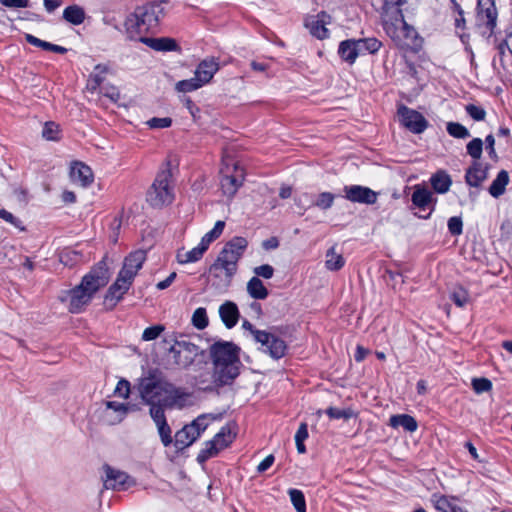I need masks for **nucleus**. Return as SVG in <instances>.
Segmentation results:
<instances>
[{"mask_svg":"<svg viewBox=\"0 0 512 512\" xmlns=\"http://www.w3.org/2000/svg\"><path fill=\"white\" fill-rule=\"evenodd\" d=\"M128 406L125 403L117 401H107L105 403L104 417L111 424L120 423L127 415Z\"/></svg>","mask_w":512,"mask_h":512,"instance_id":"nucleus-21","label":"nucleus"},{"mask_svg":"<svg viewBox=\"0 0 512 512\" xmlns=\"http://www.w3.org/2000/svg\"><path fill=\"white\" fill-rule=\"evenodd\" d=\"M171 384L161 373L154 371L140 379L138 391L145 403L163 404Z\"/></svg>","mask_w":512,"mask_h":512,"instance_id":"nucleus-7","label":"nucleus"},{"mask_svg":"<svg viewBox=\"0 0 512 512\" xmlns=\"http://www.w3.org/2000/svg\"><path fill=\"white\" fill-rule=\"evenodd\" d=\"M175 278H176V273L172 272L165 280L160 281L157 284V288L159 290H163V289L168 288L172 284V282L174 281Z\"/></svg>","mask_w":512,"mask_h":512,"instance_id":"nucleus-63","label":"nucleus"},{"mask_svg":"<svg viewBox=\"0 0 512 512\" xmlns=\"http://www.w3.org/2000/svg\"><path fill=\"white\" fill-rule=\"evenodd\" d=\"M218 69V63L214 59H205L197 66L194 77L203 86L210 82Z\"/></svg>","mask_w":512,"mask_h":512,"instance_id":"nucleus-23","label":"nucleus"},{"mask_svg":"<svg viewBox=\"0 0 512 512\" xmlns=\"http://www.w3.org/2000/svg\"><path fill=\"white\" fill-rule=\"evenodd\" d=\"M382 23L386 33L391 39L407 24L401 9L398 7L384 9L382 12Z\"/></svg>","mask_w":512,"mask_h":512,"instance_id":"nucleus-15","label":"nucleus"},{"mask_svg":"<svg viewBox=\"0 0 512 512\" xmlns=\"http://www.w3.org/2000/svg\"><path fill=\"white\" fill-rule=\"evenodd\" d=\"M334 199H335V196L332 193L323 192L317 196L315 201L312 202V205H314L320 209L326 210V209H329L333 205Z\"/></svg>","mask_w":512,"mask_h":512,"instance_id":"nucleus-42","label":"nucleus"},{"mask_svg":"<svg viewBox=\"0 0 512 512\" xmlns=\"http://www.w3.org/2000/svg\"><path fill=\"white\" fill-rule=\"evenodd\" d=\"M243 328L250 332L254 341L260 344L259 349L273 359H280L285 356L287 345L284 340L273 333L255 329L251 322H243Z\"/></svg>","mask_w":512,"mask_h":512,"instance_id":"nucleus-10","label":"nucleus"},{"mask_svg":"<svg viewBox=\"0 0 512 512\" xmlns=\"http://www.w3.org/2000/svg\"><path fill=\"white\" fill-rule=\"evenodd\" d=\"M458 501L459 498L453 495L434 493L431 496V502L437 512H452Z\"/></svg>","mask_w":512,"mask_h":512,"instance_id":"nucleus-25","label":"nucleus"},{"mask_svg":"<svg viewBox=\"0 0 512 512\" xmlns=\"http://www.w3.org/2000/svg\"><path fill=\"white\" fill-rule=\"evenodd\" d=\"M392 40L397 46L404 50L416 52L421 48L422 41L419 38L415 29L406 24L401 30H399Z\"/></svg>","mask_w":512,"mask_h":512,"instance_id":"nucleus-13","label":"nucleus"},{"mask_svg":"<svg viewBox=\"0 0 512 512\" xmlns=\"http://www.w3.org/2000/svg\"><path fill=\"white\" fill-rule=\"evenodd\" d=\"M225 228V222L224 221H217L209 232H207L201 239V243L204 244L207 248L209 247L210 243H212L214 240L220 237L223 230Z\"/></svg>","mask_w":512,"mask_h":512,"instance_id":"nucleus-38","label":"nucleus"},{"mask_svg":"<svg viewBox=\"0 0 512 512\" xmlns=\"http://www.w3.org/2000/svg\"><path fill=\"white\" fill-rule=\"evenodd\" d=\"M466 111L476 121L484 120L486 115V112L483 108L472 104L466 106Z\"/></svg>","mask_w":512,"mask_h":512,"instance_id":"nucleus-55","label":"nucleus"},{"mask_svg":"<svg viewBox=\"0 0 512 512\" xmlns=\"http://www.w3.org/2000/svg\"><path fill=\"white\" fill-rule=\"evenodd\" d=\"M146 259V254L142 250H137L125 258L122 269L120 270L115 283L109 288L104 298L106 309H112L122 296L128 291L134 277L142 267Z\"/></svg>","mask_w":512,"mask_h":512,"instance_id":"nucleus-4","label":"nucleus"},{"mask_svg":"<svg viewBox=\"0 0 512 512\" xmlns=\"http://www.w3.org/2000/svg\"><path fill=\"white\" fill-rule=\"evenodd\" d=\"M326 415L331 419H350L355 416L352 409H340L336 407H329L326 410Z\"/></svg>","mask_w":512,"mask_h":512,"instance_id":"nucleus-46","label":"nucleus"},{"mask_svg":"<svg viewBox=\"0 0 512 512\" xmlns=\"http://www.w3.org/2000/svg\"><path fill=\"white\" fill-rule=\"evenodd\" d=\"M325 258V266L328 270L336 271L341 269L344 265L343 256L337 253L334 247L327 251Z\"/></svg>","mask_w":512,"mask_h":512,"instance_id":"nucleus-36","label":"nucleus"},{"mask_svg":"<svg viewBox=\"0 0 512 512\" xmlns=\"http://www.w3.org/2000/svg\"><path fill=\"white\" fill-rule=\"evenodd\" d=\"M295 202L300 209L305 210L310 201L307 194H302L295 199Z\"/></svg>","mask_w":512,"mask_h":512,"instance_id":"nucleus-64","label":"nucleus"},{"mask_svg":"<svg viewBox=\"0 0 512 512\" xmlns=\"http://www.w3.org/2000/svg\"><path fill=\"white\" fill-rule=\"evenodd\" d=\"M432 201V193L425 189L417 187L412 194V202L415 206L425 209Z\"/></svg>","mask_w":512,"mask_h":512,"instance_id":"nucleus-34","label":"nucleus"},{"mask_svg":"<svg viewBox=\"0 0 512 512\" xmlns=\"http://www.w3.org/2000/svg\"><path fill=\"white\" fill-rule=\"evenodd\" d=\"M114 394L121 398L127 399L130 394V383L125 379H121L118 381L116 388L114 390Z\"/></svg>","mask_w":512,"mask_h":512,"instance_id":"nucleus-53","label":"nucleus"},{"mask_svg":"<svg viewBox=\"0 0 512 512\" xmlns=\"http://www.w3.org/2000/svg\"><path fill=\"white\" fill-rule=\"evenodd\" d=\"M505 48H507V50L512 54V33H509L506 36L505 41L499 45V50L501 54H504Z\"/></svg>","mask_w":512,"mask_h":512,"instance_id":"nucleus-62","label":"nucleus"},{"mask_svg":"<svg viewBox=\"0 0 512 512\" xmlns=\"http://www.w3.org/2000/svg\"><path fill=\"white\" fill-rule=\"evenodd\" d=\"M381 47V42L375 38H366L359 40H345L339 45L338 53L340 57L352 64L359 55L366 53L373 54Z\"/></svg>","mask_w":512,"mask_h":512,"instance_id":"nucleus-12","label":"nucleus"},{"mask_svg":"<svg viewBox=\"0 0 512 512\" xmlns=\"http://www.w3.org/2000/svg\"><path fill=\"white\" fill-rule=\"evenodd\" d=\"M104 471V486L107 489L120 490L124 487L129 478L125 472L114 469L108 465L104 466Z\"/></svg>","mask_w":512,"mask_h":512,"instance_id":"nucleus-22","label":"nucleus"},{"mask_svg":"<svg viewBox=\"0 0 512 512\" xmlns=\"http://www.w3.org/2000/svg\"><path fill=\"white\" fill-rule=\"evenodd\" d=\"M60 128L54 122H47L42 130V136L49 141H56L59 139Z\"/></svg>","mask_w":512,"mask_h":512,"instance_id":"nucleus-47","label":"nucleus"},{"mask_svg":"<svg viewBox=\"0 0 512 512\" xmlns=\"http://www.w3.org/2000/svg\"><path fill=\"white\" fill-rule=\"evenodd\" d=\"M219 315L221 320H237L239 311L233 302H226L219 308Z\"/></svg>","mask_w":512,"mask_h":512,"instance_id":"nucleus-39","label":"nucleus"},{"mask_svg":"<svg viewBox=\"0 0 512 512\" xmlns=\"http://www.w3.org/2000/svg\"><path fill=\"white\" fill-rule=\"evenodd\" d=\"M344 197L351 201L363 204H374L377 200V193L368 187L360 185H349L343 188Z\"/></svg>","mask_w":512,"mask_h":512,"instance_id":"nucleus-16","label":"nucleus"},{"mask_svg":"<svg viewBox=\"0 0 512 512\" xmlns=\"http://www.w3.org/2000/svg\"><path fill=\"white\" fill-rule=\"evenodd\" d=\"M71 181L81 187H88L94 181V175L91 168L83 162L75 161L70 166Z\"/></svg>","mask_w":512,"mask_h":512,"instance_id":"nucleus-19","label":"nucleus"},{"mask_svg":"<svg viewBox=\"0 0 512 512\" xmlns=\"http://www.w3.org/2000/svg\"><path fill=\"white\" fill-rule=\"evenodd\" d=\"M164 329H165V327L160 324L148 327L144 330L142 339L144 341L154 340L164 331Z\"/></svg>","mask_w":512,"mask_h":512,"instance_id":"nucleus-50","label":"nucleus"},{"mask_svg":"<svg viewBox=\"0 0 512 512\" xmlns=\"http://www.w3.org/2000/svg\"><path fill=\"white\" fill-rule=\"evenodd\" d=\"M451 297L454 303L459 307L464 306V304L468 301V293L462 287L456 288L453 291Z\"/></svg>","mask_w":512,"mask_h":512,"instance_id":"nucleus-52","label":"nucleus"},{"mask_svg":"<svg viewBox=\"0 0 512 512\" xmlns=\"http://www.w3.org/2000/svg\"><path fill=\"white\" fill-rule=\"evenodd\" d=\"M308 438V428L306 423H301L296 434L295 442L305 441Z\"/></svg>","mask_w":512,"mask_h":512,"instance_id":"nucleus-60","label":"nucleus"},{"mask_svg":"<svg viewBox=\"0 0 512 512\" xmlns=\"http://www.w3.org/2000/svg\"><path fill=\"white\" fill-rule=\"evenodd\" d=\"M488 177V172L479 162H474L466 172V182L468 185L478 187Z\"/></svg>","mask_w":512,"mask_h":512,"instance_id":"nucleus-27","label":"nucleus"},{"mask_svg":"<svg viewBox=\"0 0 512 512\" xmlns=\"http://www.w3.org/2000/svg\"><path fill=\"white\" fill-rule=\"evenodd\" d=\"M169 358L178 368L196 371L205 360L204 351L197 345L186 341H175L169 350Z\"/></svg>","mask_w":512,"mask_h":512,"instance_id":"nucleus-6","label":"nucleus"},{"mask_svg":"<svg viewBox=\"0 0 512 512\" xmlns=\"http://www.w3.org/2000/svg\"><path fill=\"white\" fill-rule=\"evenodd\" d=\"M472 388L476 394H482L492 390V382L488 378H473Z\"/></svg>","mask_w":512,"mask_h":512,"instance_id":"nucleus-44","label":"nucleus"},{"mask_svg":"<svg viewBox=\"0 0 512 512\" xmlns=\"http://www.w3.org/2000/svg\"><path fill=\"white\" fill-rule=\"evenodd\" d=\"M195 431L190 424L177 431L174 439L176 449L183 450L192 445L199 438V433Z\"/></svg>","mask_w":512,"mask_h":512,"instance_id":"nucleus-24","label":"nucleus"},{"mask_svg":"<svg viewBox=\"0 0 512 512\" xmlns=\"http://www.w3.org/2000/svg\"><path fill=\"white\" fill-rule=\"evenodd\" d=\"M172 173L167 163V168L161 170L147 192V202L157 208L169 205L174 200L173 187L171 185Z\"/></svg>","mask_w":512,"mask_h":512,"instance_id":"nucleus-8","label":"nucleus"},{"mask_svg":"<svg viewBox=\"0 0 512 512\" xmlns=\"http://www.w3.org/2000/svg\"><path fill=\"white\" fill-rule=\"evenodd\" d=\"M0 2L6 7L26 8L29 5L28 0H0Z\"/></svg>","mask_w":512,"mask_h":512,"instance_id":"nucleus-59","label":"nucleus"},{"mask_svg":"<svg viewBox=\"0 0 512 512\" xmlns=\"http://www.w3.org/2000/svg\"><path fill=\"white\" fill-rule=\"evenodd\" d=\"M389 425L392 428L402 427L407 432H415L418 428L417 421L408 414L393 415L389 419Z\"/></svg>","mask_w":512,"mask_h":512,"instance_id":"nucleus-28","label":"nucleus"},{"mask_svg":"<svg viewBox=\"0 0 512 512\" xmlns=\"http://www.w3.org/2000/svg\"><path fill=\"white\" fill-rule=\"evenodd\" d=\"M147 126L151 129L168 128L172 124V119L169 117L158 118L154 117L146 122Z\"/></svg>","mask_w":512,"mask_h":512,"instance_id":"nucleus-51","label":"nucleus"},{"mask_svg":"<svg viewBox=\"0 0 512 512\" xmlns=\"http://www.w3.org/2000/svg\"><path fill=\"white\" fill-rule=\"evenodd\" d=\"M509 183V175L508 172L502 170L498 173L496 179L492 182L489 187V193L491 196L498 198L505 192V188Z\"/></svg>","mask_w":512,"mask_h":512,"instance_id":"nucleus-30","label":"nucleus"},{"mask_svg":"<svg viewBox=\"0 0 512 512\" xmlns=\"http://www.w3.org/2000/svg\"><path fill=\"white\" fill-rule=\"evenodd\" d=\"M369 354V350L361 345H357L354 358L356 362H362L365 357Z\"/></svg>","mask_w":512,"mask_h":512,"instance_id":"nucleus-61","label":"nucleus"},{"mask_svg":"<svg viewBox=\"0 0 512 512\" xmlns=\"http://www.w3.org/2000/svg\"><path fill=\"white\" fill-rule=\"evenodd\" d=\"M288 494L297 512H306V500L303 492L299 489L291 488L288 490Z\"/></svg>","mask_w":512,"mask_h":512,"instance_id":"nucleus-37","label":"nucleus"},{"mask_svg":"<svg viewBox=\"0 0 512 512\" xmlns=\"http://www.w3.org/2000/svg\"><path fill=\"white\" fill-rule=\"evenodd\" d=\"M150 405V416L156 425L167 422L164 412V407H167L161 403H148Z\"/></svg>","mask_w":512,"mask_h":512,"instance_id":"nucleus-40","label":"nucleus"},{"mask_svg":"<svg viewBox=\"0 0 512 512\" xmlns=\"http://www.w3.org/2000/svg\"><path fill=\"white\" fill-rule=\"evenodd\" d=\"M63 18L73 25H80L85 19V12L78 5L68 6L63 11Z\"/></svg>","mask_w":512,"mask_h":512,"instance_id":"nucleus-32","label":"nucleus"},{"mask_svg":"<svg viewBox=\"0 0 512 512\" xmlns=\"http://www.w3.org/2000/svg\"><path fill=\"white\" fill-rule=\"evenodd\" d=\"M0 218L5 220L6 222L11 223L15 227L20 228L21 230H24V228L21 227V224H22L21 220L16 218L12 213L8 212L7 210L0 209Z\"/></svg>","mask_w":512,"mask_h":512,"instance_id":"nucleus-56","label":"nucleus"},{"mask_svg":"<svg viewBox=\"0 0 512 512\" xmlns=\"http://www.w3.org/2000/svg\"><path fill=\"white\" fill-rule=\"evenodd\" d=\"M241 348L233 342L219 340L209 347L212 379L217 386L230 385L242 367Z\"/></svg>","mask_w":512,"mask_h":512,"instance_id":"nucleus-1","label":"nucleus"},{"mask_svg":"<svg viewBox=\"0 0 512 512\" xmlns=\"http://www.w3.org/2000/svg\"><path fill=\"white\" fill-rule=\"evenodd\" d=\"M398 115L401 124L414 133H421L427 127L425 118L415 110L401 106Z\"/></svg>","mask_w":512,"mask_h":512,"instance_id":"nucleus-14","label":"nucleus"},{"mask_svg":"<svg viewBox=\"0 0 512 512\" xmlns=\"http://www.w3.org/2000/svg\"><path fill=\"white\" fill-rule=\"evenodd\" d=\"M247 292L254 299H265L268 290L258 277H252L247 283Z\"/></svg>","mask_w":512,"mask_h":512,"instance_id":"nucleus-31","label":"nucleus"},{"mask_svg":"<svg viewBox=\"0 0 512 512\" xmlns=\"http://www.w3.org/2000/svg\"><path fill=\"white\" fill-rule=\"evenodd\" d=\"M447 131L451 136L455 138L464 139L470 136L467 128L456 122H449L447 124Z\"/></svg>","mask_w":512,"mask_h":512,"instance_id":"nucleus-45","label":"nucleus"},{"mask_svg":"<svg viewBox=\"0 0 512 512\" xmlns=\"http://www.w3.org/2000/svg\"><path fill=\"white\" fill-rule=\"evenodd\" d=\"M274 461H275L274 455H272V454L268 455L257 466V472L264 473L274 464Z\"/></svg>","mask_w":512,"mask_h":512,"instance_id":"nucleus-58","label":"nucleus"},{"mask_svg":"<svg viewBox=\"0 0 512 512\" xmlns=\"http://www.w3.org/2000/svg\"><path fill=\"white\" fill-rule=\"evenodd\" d=\"M477 20L480 24L485 25L490 31H493L497 21V10L494 0H478Z\"/></svg>","mask_w":512,"mask_h":512,"instance_id":"nucleus-17","label":"nucleus"},{"mask_svg":"<svg viewBox=\"0 0 512 512\" xmlns=\"http://www.w3.org/2000/svg\"><path fill=\"white\" fill-rule=\"evenodd\" d=\"M207 249L208 248L200 242L196 247L189 251L179 250L177 253V260L180 264L196 262L201 259Z\"/></svg>","mask_w":512,"mask_h":512,"instance_id":"nucleus-29","label":"nucleus"},{"mask_svg":"<svg viewBox=\"0 0 512 512\" xmlns=\"http://www.w3.org/2000/svg\"><path fill=\"white\" fill-rule=\"evenodd\" d=\"M330 19L331 17L326 12H320L317 15L307 17L305 26L314 37L322 40L329 36L326 26L330 23Z\"/></svg>","mask_w":512,"mask_h":512,"instance_id":"nucleus-18","label":"nucleus"},{"mask_svg":"<svg viewBox=\"0 0 512 512\" xmlns=\"http://www.w3.org/2000/svg\"><path fill=\"white\" fill-rule=\"evenodd\" d=\"M214 420V417H212L211 415L209 414H202V415H199L196 419H194L190 425L192 426V428H194L196 431V433L198 432L199 433V437L201 436V434L207 429V427L209 426L210 422Z\"/></svg>","mask_w":512,"mask_h":512,"instance_id":"nucleus-41","label":"nucleus"},{"mask_svg":"<svg viewBox=\"0 0 512 512\" xmlns=\"http://www.w3.org/2000/svg\"><path fill=\"white\" fill-rule=\"evenodd\" d=\"M158 433L161 438V442L165 447H168L172 443L171 428L167 422L156 425Z\"/></svg>","mask_w":512,"mask_h":512,"instance_id":"nucleus-49","label":"nucleus"},{"mask_svg":"<svg viewBox=\"0 0 512 512\" xmlns=\"http://www.w3.org/2000/svg\"><path fill=\"white\" fill-rule=\"evenodd\" d=\"M483 150V142L480 138H474L467 144V153L474 159H480Z\"/></svg>","mask_w":512,"mask_h":512,"instance_id":"nucleus-48","label":"nucleus"},{"mask_svg":"<svg viewBox=\"0 0 512 512\" xmlns=\"http://www.w3.org/2000/svg\"><path fill=\"white\" fill-rule=\"evenodd\" d=\"M110 279V274L105 263H100L85 275L81 283L70 290L65 301L68 302V309L72 313L81 312L92 300L95 293L104 287Z\"/></svg>","mask_w":512,"mask_h":512,"instance_id":"nucleus-2","label":"nucleus"},{"mask_svg":"<svg viewBox=\"0 0 512 512\" xmlns=\"http://www.w3.org/2000/svg\"><path fill=\"white\" fill-rule=\"evenodd\" d=\"M201 87H202V85L196 80L195 77H193L191 79L179 81L175 85V89L178 92H182V93L192 92Z\"/></svg>","mask_w":512,"mask_h":512,"instance_id":"nucleus-43","label":"nucleus"},{"mask_svg":"<svg viewBox=\"0 0 512 512\" xmlns=\"http://www.w3.org/2000/svg\"><path fill=\"white\" fill-rule=\"evenodd\" d=\"M431 184L436 192L445 193L451 186V179L448 174L440 171L431 178Z\"/></svg>","mask_w":512,"mask_h":512,"instance_id":"nucleus-35","label":"nucleus"},{"mask_svg":"<svg viewBox=\"0 0 512 512\" xmlns=\"http://www.w3.org/2000/svg\"><path fill=\"white\" fill-rule=\"evenodd\" d=\"M248 242L243 237H234L225 244L210 268L211 275L223 285H229L237 272L238 261L246 250Z\"/></svg>","mask_w":512,"mask_h":512,"instance_id":"nucleus-3","label":"nucleus"},{"mask_svg":"<svg viewBox=\"0 0 512 512\" xmlns=\"http://www.w3.org/2000/svg\"><path fill=\"white\" fill-rule=\"evenodd\" d=\"M25 39L31 45L40 47L43 50L52 51V52L59 53V54H64L67 51V49L65 47L55 45V44H52L47 41H43L31 34H26Z\"/></svg>","mask_w":512,"mask_h":512,"instance_id":"nucleus-33","label":"nucleus"},{"mask_svg":"<svg viewBox=\"0 0 512 512\" xmlns=\"http://www.w3.org/2000/svg\"><path fill=\"white\" fill-rule=\"evenodd\" d=\"M236 433L230 425L223 426L213 439L206 441L203 448L197 455L200 464L218 455L220 451L227 448L235 439Z\"/></svg>","mask_w":512,"mask_h":512,"instance_id":"nucleus-11","label":"nucleus"},{"mask_svg":"<svg viewBox=\"0 0 512 512\" xmlns=\"http://www.w3.org/2000/svg\"><path fill=\"white\" fill-rule=\"evenodd\" d=\"M449 231L453 235H459L462 233V220L459 217H451L448 220Z\"/></svg>","mask_w":512,"mask_h":512,"instance_id":"nucleus-57","label":"nucleus"},{"mask_svg":"<svg viewBox=\"0 0 512 512\" xmlns=\"http://www.w3.org/2000/svg\"><path fill=\"white\" fill-rule=\"evenodd\" d=\"M139 40L146 44L148 47L152 48L156 51H174L177 49V43L172 38L162 37V38H148V37H139Z\"/></svg>","mask_w":512,"mask_h":512,"instance_id":"nucleus-26","label":"nucleus"},{"mask_svg":"<svg viewBox=\"0 0 512 512\" xmlns=\"http://www.w3.org/2000/svg\"><path fill=\"white\" fill-rule=\"evenodd\" d=\"M221 190L229 199L233 198L245 180V170L238 161L230 156H225L222 161Z\"/></svg>","mask_w":512,"mask_h":512,"instance_id":"nucleus-9","label":"nucleus"},{"mask_svg":"<svg viewBox=\"0 0 512 512\" xmlns=\"http://www.w3.org/2000/svg\"><path fill=\"white\" fill-rule=\"evenodd\" d=\"M164 14L162 3H148L138 7L125 21V28L129 37L137 39L138 36L153 29L164 17Z\"/></svg>","mask_w":512,"mask_h":512,"instance_id":"nucleus-5","label":"nucleus"},{"mask_svg":"<svg viewBox=\"0 0 512 512\" xmlns=\"http://www.w3.org/2000/svg\"><path fill=\"white\" fill-rule=\"evenodd\" d=\"M255 274L254 277H263L265 279H271L274 275V268L269 264L257 266L253 269Z\"/></svg>","mask_w":512,"mask_h":512,"instance_id":"nucleus-54","label":"nucleus"},{"mask_svg":"<svg viewBox=\"0 0 512 512\" xmlns=\"http://www.w3.org/2000/svg\"><path fill=\"white\" fill-rule=\"evenodd\" d=\"M191 403V394L182 388H177L171 384V389L167 393L164 405L171 408H183Z\"/></svg>","mask_w":512,"mask_h":512,"instance_id":"nucleus-20","label":"nucleus"}]
</instances>
